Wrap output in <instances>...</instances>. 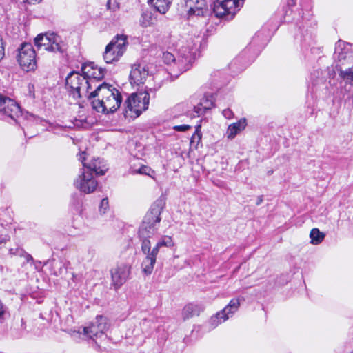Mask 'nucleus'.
I'll list each match as a JSON object with an SVG mask.
<instances>
[{"label":"nucleus","mask_w":353,"mask_h":353,"mask_svg":"<svg viewBox=\"0 0 353 353\" xmlns=\"http://www.w3.org/2000/svg\"><path fill=\"white\" fill-rule=\"evenodd\" d=\"M162 199L157 200L146 213L139 230V237L142 240L141 250L146 255L151 254V243L148 239L157 231L161 221L160 215L164 208Z\"/></svg>","instance_id":"1"},{"label":"nucleus","mask_w":353,"mask_h":353,"mask_svg":"<svg viewBox=\"0 0 353 353\" xmlns=\"http://www.w3.org/2000/svg\"><path fill=\"white\" fill-rule=\"evenodd\" d=\"M85 153L80 154L79 160L82 162L84 167L89 170V172H84L74 181V186L80 191L90 194L93 192L97 186V181L93 178L92 173L94 172L97 175H103L108 170L107 165L103 159L100 158H94L88 164L85 163Z\"/></svg>","instance_id":"2"},{"label":"nucleus","mask_w":353,"mask_h":353,"mask_svg":"<svg viewBox=\"0 0 353 353\" xmlns=\"http://www.w3.org/2000/svg\"><path fill=\"white\" fill-rule=\"evenodd\" d=\"M334 56L338 63L336 68L340 77L353 86V51L351 46L339 41L335 46Z\"/></svg>","instance_id":"3"},{"label":"nucleus","mask_w":353,"mask_h":353,"mask_svg":"<svg viewBox=\"0 0 353 353\" xmlns=\"http://www.w3.org/2000/svg\"><path fill=\"white\" fill-rule=\"evenodd\" d=\"M150 94L145 90L138 93L132 94L125 101L123 115L129 121L138 118L144 111L148 110Z\"/></svg>","instance_id":"4"},{"label":"nucleus","mask_w":353,"mask_h":353,"mask_svg":"<svg viewBox=\"0 0 353 353\" xmlns=\"http://www.w3.org/2000/svg\"><path fill=\"white\" fill-rule=\"evenodd\" d=\"M81 71L86 77V81H90L88 83V88H114L115 83H112L103 81L99 83L104 77L105 71L101 68H99L94 63L90 62L83 64Z\"/></svg>","instance_id":"5"},{"label":"nucleus","mask_w":353,"mask_h":353,"mask_svg":"<svg viewBox=\"0 0 353 353\" xmlns=\"http://www.w3.org/2000/svg\"><path fill=\"white\" fill-rule=\"evenodd\" d=\"M108 90V94L102 100H94L92 102V106L94 110L98 112L104 114L114 113L121 106L123 101L122 96L119 90Z\"/></svg>","instance_id":"6"},{"label":"nucleus","mask_w":353,"mask_h":353,"mask_svg":"<svg viewBox=\"0 0 353 353\" xmlns=\"http://www.w3.org/2000/svg\"><path fill=\"white\" fill-rule=\"evenodd\" d=\"M128 45L127 37L123 34H117L106 46L103 58L106 63H111L123 54Z\"/></svg>","instance_id":"7"},{"label":"nucleus","mask_w":353,"mask_h":353,"mask_svg":"<svg viewBox=\"0 0 353 353\" xmlns=\"http://www.w3.org/2000/svg\"><path fill=\"white\" fill-rule=\"evenodd\" d=\"M242 5L243 0H216L213 12L216 17L231 19Z\"/></svg>","instance_id":"8"},{"label":"nucleus","mask_w":353,"mask_h":353,"mask_svg":"<svg viewBox=\"0 0 353 353\" xmlns=\"http://www.w3.org/2000/svg\"><path fill=\"white\" fill-rule=\"evenodd\" d=\"M61 39L54 33L40 34L34 39V43L38 50L48 52H59L61 50Z\"/></svg>","instance_id":"9"},{"label":"nucleus","mask_w":353,"mask_h":353,"mask_svg":"<svg viewBox=\"0 0 353 353\" xmlns=\"http://www.w3.org/2000/svg\"><path fill=\"white\" fill-rule=\"evenodd\" d=\"M17 60L23 70H34L36 68V52L31 43L21 44Z\"/></svg>","instance_id":"10"},{"label":"nucleus","mask_w":353,"mask_h":353,"mask_svg":"<svg viewBox=\"0 0 353 353\" xmlns=\"http://www.w3.org/2000/svg\"><path fill=\"white\" fill-rule=\"evenodd\" d=\"M187 45H184V41H181V46L178 52V69L181 72L188 70L192 66L194 59L193 49L194 46V41L192 39L186 41Z\"/></svg>","instance_id":"11"},{"label":"nucleus","mask_w":353,"mask_h":353,"mask_svg":"<svg viewBox=\"0 0 353 353\" xmlns=\"http://www.w3.org/2000/svg\"><path fill=\"white\" fill-rule=\"evenodd\" d=\"M0 112L3 116V119L10 118L14 121L21 114L19 104L14 99L2 94H0Z\"/></svg>","instance_id":"12"},{"label":"nucleus","mask_w":353,"mask_h":353,"mask_svg":"<svg viewBox=\"0 0 353 353\" xmlns=\"http://www.w3.org/2000/svg\"><path fill=\"white\" fill-rule=\"evenodd\" d=\"M180 3L188 19L204 16L208 11L205 0H180Z\"/></svg>","instance_id":"13"},{"label":"nucleus","mask_w":353,"mask_h":353,"mask_svg":"<svg viewBox=\"0 0 353 353\" xmlns=\"http://www.w3.org/2000/svg\"><path fill=\"white\" fill-rule=\"evenodd\" d=\"M109 325L105 316H97L96 321L88 327L83 328V333L88 337L96 340L97 338L104 336Z\"/></svg>","instance_id":"14"},{"label":"nucleus","mask_w":353,"mask_h":353,"mask_svg":"<svg viewBox=\"0 0 353 353\" xmlns=\"http://www.w3.org/2000/svg\"><path fill=\"white\" fill-rule=\"evenodd\" d=\"M148 77V70L144 64H134L129 76L131 86H143Z\"/></svg>","instance_id":"15"},{"label":"nucleus","mask_w":353,"mask_h":353,"mask_svg":"<svg viewBox=\"0 0 353 353\" xmlns=\"http://www.w3.org/2000/svg\"><path fill=\"white\" fill-rule=\"evenodd\" d=\"M130 267L126 264H121L111 270L112 283L115 290L119 289L128 279Z\"/></svg>","instance_id":"16"},{"label":"nucleus","mask_w":353,"mask_h":353,"mask_svg":"<svg viewBox=\"0 0 353 353\" xmlns=\"http://www.w3.org/2000/svg\"><path fill=\"white\" fill-rule=\"evenodd\" d=\"M84 74L72 71L68 74L65 79V84L68 88H88V83Z\"/></svg>","instance_id":"17"},{"label":"nucleus","mask_w":353,"mask_h":353,"mask_svg":"<svg viewBox=\"0 0 353 353\" xmlns=\"http://www.w3.org/2000/svg\"><path fill=\"white\" fill-rule=\"evenodd\" d=\"M157 254V248H152L151 254L147 255L143 261L141 267L144 274L148 275L152 274L156 263V256Z\"/></svg>","instance_id":"18"},{"label":"nucleus","mask_w":353,"mask_h":353,"mask_svg":"<svg viewBox=\"0 0 353 353\" xmlns=\"http://www.w3.org/2000/svg\"><path fill=\"white\" fill-rule=\"evenodd\" d=\"M214 98L212 95H205L200 101L199 103L194 107V111L199 115L205 112L214 107Z\"/></svg>","instance_id":"19"},{"label":"nucleus","mask_w":353,"mask_h":353,"mask_svg":"<svg viewBox=\"0 0 353 353\" xmlns=\"http://www.w3.org/2000/svg\"><path fill=\"white\" fill-rule=\"evenodd\" d=\"M247 125L245 118H241L237 122L230 124L226 131V136L228 139H232L235 136L243 130Z\"/></svg>","instance_id":"20"},{"label":"nucleus","mask_w":353,"mask_h":353,"mask_svg":"<svg viewBox=\"0 0 353 353\" xmlns=\"http://www.w3.org/2000/svg\"><path fill=\"white\" fill-rule=\"evenodd\" d=\"M204 309L205 307L202 305L188 303L182 310L183 319L185 320L194 316H199Z\"/></svg>","instance_id":"21"},{"label":"nucleus","mask_w":353,"mask_h":353,"mask_svg":"<svg viewBox=\"0 0 353 353\" xmlns=\"http://www.w3.org/2000/svg\"><path fill=\"white\" fill-rule=\"evenodd\" d=\"M240 306V301L239 299H233L230 303L220 312L221 318L223 321H227L230 316H232L238 310Z\"/></svg>","instance_id":"22"},{"label":"nucleus","mask_w":353,"mask_h":353,"mask_svg":"<svg viewBox=\"0 0 353 353\" xmlns=\"http://www.w3.org/2000/svg\"><path fill=\"white\" fill-rule=\"evenodd\" d=\"M151 169L142 163L139 159L134 158L130 161V171L132 174L149 175Z\"/></svg>","instance_id":"23"},{"label":"nucleus","mask_w":353,"mask_h":353,"mask_svg":"<svg viewBox=\"0 0 353 353\" xmlns=\"http://www.w3.org/2000/svg\"><path fill=\"white\" fill-rule=\"evenodd\" d=\"M150 4L157 12L161 14H165L169 9L170 0H148Z\"/></svg>","instance_id":"24"},{"label":"nucleus","mask_w":353,"mask_h":353,"mask_svg":"<svg viewBox=\"0 0 353 353\" xmlns=\"http://www.w3.org/2000/svg\"><path fill=\"white\" fill-rule=\"evenodd\" d=\"M9 254L11 255V256H19L21 258H23L24 259V262L23 263H29L30 261H33V258L32 257V256L29 254H28L22 248H15V249H13V248H11L9 250Z\"/></svg>","instance_id":"25"},{"label":"nucleus","mask_w":353,"mask_h":353,"mask_svg":"<svg viewBox=\"0 0 353 353\" xmlns=\"http://www.w3.org/2000/svg\"><path fill=\"white\" fill-rule=\"evenodd\" d=\"M310 236L311 239V243L313 245H318L323 241L325 234L320 232L319 229L313 228L310 231Z\"/></svg>","instance_id":"26"},{"label":"nucleus","mask_w":353,"mask_h":353,"mask_svg":"<svg viewBox=\"0 0 353 353\" xmlns=\"http://www.w3.org/2000/svg\"><path fill=\"white\" fill-rule=\"evenodd\" d=\"M94 123L92 119H90L88 117L79 116V119H75L74 125L77 127L83 128H90Z\"/></svg>","instance_id":"27"},{"label":"nucleus","mask_w":353,"mask_h":353,"mask_svg":"<svg viewBox=\"0 0 353 353\" xmlns=\"http://www.w3.org/2000/svg\"><path fill=\"white\" fill-rule=\"evenodd\" d=\"M164 245L166 247H171L174 245V241L169 236H165L162 240L159 241L153 248H157V252L161 246Z\"/></svg>","instance_id":"28"},{"label":"nucleus","mask_w":353,"mask_h":353,"mask_svg":"<svg viewBox=\"0 0 353 353\" xmlns=\"http://www.w3.org/2000/svg\"><path fill=\"white\" fill-rule=\"evenodd\" d=\"M225 321H223V319L221 318V314L219 312H217L215 315L212 316L210 318L209 321V324L210 325V327L212 328H215L219 324Z\"/></svg>","instance_id":"29"},{"label":"nucleus","mask_w":353,"mask_h":353,"mask_svg":"<svg viewBox=\"0 0 353 353\" xmlns=\"http://www.w3.org/2000/svg\"><path fill=\"white\" fill-rule=\"evenodd\" d=\"M107 8L108 9L115 12L119 9V3L117 0H108Z\"/></svg>","instance_id":"30"},{"label":"nucleus","mask_w":353,"mask_h":353,"mask_svg":"<svg viewBox=\"0 0 353 353\" xmlns=\"http://www.w3.org/2000/svg\"><path fill=\"white\" fill-rule=\"evenodd\" d=\"M201 128V125H197L196 126V130H195V132L194 133V134L192 136V138H191V143H199L201 139V134L199 131V129Z\"/></svg>","instance_id":"31"},{"label":"nucleus","mask_w":353,"mask_h":353,"mask_svg":"<svg viewBox=\"0 0 353 353\" xmlns=\"http://www.w3.org/2000/svg\"><path fill=\"white\" fill-rule=\"evenodd\" d=\"M140 23L142 26L148 27L151 25V17L146 14H143L141 15V19H140Z\"/></svg>","instance_id":"32"},{"label":"nucleus","mask_w":353,"mask_h":353,"mask_svg":"<svg viewBox=\"0 0 353 353\" xmlns=\"http://www.w3.org/2000/svg\"><path fill=\"white\" fill-rule=\"evenodd\" d=\"M109 208L108 200L107 198H104L101 200L99 205V211L101 213H105Z\"/></svg>","instance_id":"33"},{"label":"nucleus","mask_w":353,"mask_h":353,"mask_svg":"<svg viewBox=\"0 0 353 353\" xmlns=\"http://www.w3.org/2000/svg\"><path fill=\"white\" fill-rule=\"evenodd\" d=\"M163 59L165 63L169 64L175 61L174 54L170 52H166L163 54Z\"/></svg>","instance_id":"34"},{"label":"nucleus","mask_w":353,"mask_h":353,"mask_svg":"<svg viewBox=\"0 0 353 353\" xmlns=\"http://www.w3.org/2000/svg\"><path fill=\"white\" fill-rule=\"evenodd\" d=\"M222 114L223 117L228 119H230L234 117L233 112L229 108L223 110Z\"/></svg>","instance_id":"35"},{"label":"nucleus","mask_w":353,"mask_h":353,"mask_svg":"<svg viewBox=\"0 0 353 353\" xmlns=\"http://www.w3.org/2000/svg\"><path fill=\"white\" fill-rule=\"evenodd\" d=\"M5 56V46L2 38L0 37V61L3 59Z\"/></svg>","instance_id":"36"},{"label":"nucleus","mask_w":353,"mask_h":353,"mask_svg":"<svg viewBox=\"0 0 353 353\" xmlns=\"http://www.w3.org/2000/svg\"><path fill=\"white\" fill-rule=\"evenodd\" d=\"M6 312V307L2 303V302L0 301V319L3 318V315Z\"/></svg>","instance_id":"37"},{"label":"nucleus","mask_w":353,"mask_h":353,"mask_svg":"<svg viewBox=\"0 0 353 353\" xmlns=\"http://www.w3.org/2000/svg\"><path fill=\"white\" fill-rule=\"evenodd\" d=\"M191 127L190 125H178V132L179 131H181V132H185L186 130H188V129H190Z\"/></svg>","instance_id":"38"},{"label":"nucleus","mask_w":353,"mask_h":353,"mask_svg":"<svg viewBox=\"0 0 353 353\" xmlns=\"http://www.w3.org/2000/svg\"><path fill=\"white\" fill-rule=\"evenodd\" d=\"M23 3H40L42 0H22Z\"/></svg>","instance_id":"39"},{"label":"nucleus","mask_w":353,"mask_h":353,"mask_svg":"<svg viewBox=\"0 0 353 353\" xmlns=\"http://www.w3.org/2000/svg\"><path fill=\"white\" fill-rule=\"evenodd\" d=\"M99 90H95L94 92H91V93L90 94L89 97H90V98H92V97H95L96 96H97V95H98V91H99Z\"/></svg>","instance_id":"40"},{"label":"nucleus","mask_w":353,"mask_h":353,"mask_svg":"<svg viewBox=\"0 0 353 353\" xmlns=\"http://www.w3.org/2000/svg\"><path fill=\"white\" fill-rule=\"evenodd\" d=\"M263 201V197L262 196H259L258 199H257V201H256V205H260Z\"/></svg>","instance_id":"41"},{"label":"nucleus","mask_w":353,"mask_h":353,"mask_svg":"<svg viewBox=\"0 0 353 353\" xmlns=\"http://www.w3.org/2000/svg\"><path fill=\"white\" fill-rule=\"evenodd\" d=\"M236 62H237V60H234L231 63H230V68H233L234 66L236 64Z\"/></svg>","instance_id":"42"},{"label":"nucleus","mask_w":353,"mask_h":353,"mask_svg":"<svg viewBox=\"0 0 353 353\" xmlns=\"http://www.w3.org/2000/svg\"><path fill=\"white\" fill-rule=\"evenodd\" d=\"M29 95H30L32 98H34V92H32L31 90H29Z\"/></svg>","instance_id":"43"},{"label":"nucleus","mask_w":353,"mask_h":353,"mask_svg":"<svg viewBox=\"0 0 353 353\" xmlns=\"http://www.w3.org/2000/svg\"><path fill=\"white\" fill-rule=\"evenodd\" d=\"M75 90L77 91V92L78 94H79V91H80V90H79V89H77V90Z\"/></svg>","instance_id":"44"},{"label":"nucleus","mask_w":353,"mask_h":353,"mask_svg":"<svg viewBox=\"0 0 353 353\" xmlns=\"http://www.w3.org/2000/svg\"><path fill=\"white\" fill-rule=\"evenodd\" d=\"M173 128L176 130V126H174Z\"/></svg>","instance_id":"45"}]
</instances>
